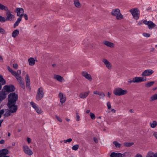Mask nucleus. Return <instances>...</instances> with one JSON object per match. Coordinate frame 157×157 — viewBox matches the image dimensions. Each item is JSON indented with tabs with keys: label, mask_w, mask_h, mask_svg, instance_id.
Instances as JSON below:
<instances>
[{
	"label": "nucleus",
	"mask_w": 157,
	"mask_h": 157,
	"mask_svg": "<svg viewBox=\"0 0 157 157\" xmlns=\"http://www.w3.org/2000/svg\"><path fill=\"white\" fill-rule=\"evenodd\" d=\"M146 157H157V153L154 154L151 151H149Z\"/></svg>",
	"instance_id": "30"
},
{
	"label": "nucleus",
	"mask_w": 157,
	"mask_h": 157,
	"mask_svg": "<svg viewBox=\"0 0 157 157\" xmlns=\"http://www.w3.org/2000/svg\"><path fill=\"white\" fill-rule=\"evenodd\" d=\"M0 82L2 85H5L6 84V81L3 78L2 76L0 75Z\"/></svg>",
	"instance_id": "36"
},
{
	"label": "nucleus",
	"mask_w": 157,
	"mask_h": 157,
	"mask_svg": "<svg viewBox=\"0 0 157 157\" xmlns=\"http://www.w3.org/2000/svg\"><path fill=\"white\" fill-rule=\"evenodd\" d=\"M157 100V94H155L152 95L150 98V101H152Z\"/></svg>",
	"instance_id": "32"
},
{
	"label": "nucleus",
	"mask_w": 157,
	"mask_h": 157,
	"mask_svg": "<svg viewBox=\"0 0 157 157\" xmlns=\"http://www.w3.org/2000/svg\"><path fill=\"white\" fill-rule=\"evenodd\" d=\"M0 61L1 62H3L4 61L3 60V58L0 55Z\"/></svg>",
	"instance_id": "57"
},
{
	"label": "nucleus",
	"mask_w": 157,
	"mask_h": 157,
	"mask_svg": "<svg viewBox=\"0 0 157 157\" xmlns=\"http://www.w3.org/2000/svg\"><path fill=\"white\" fill-rule=\"evenodd\" d=\"M8 153V151L6 149L0 150V157H3L6 156Z\"/></svg>",
	"instance_id": "24"
},
{
	"label": "nucleus",
	"mask_w": 157,
	"mask_h": 157,
	"mask_svg": "<svg viewBox=\"0 0 157 157\" xmlns=\"http://www.w3.org/2000/svg\"><path fill=\"white\" fill-rule=\"evenodd\" d=\"M58 97L59 99L60 102L62 104L65 102L66 101V95L61 92H60L59 93L58 95Z\"/></svg>",
	"instance_id": "12"
},
{
	"label": "nucleus",
	"mask_w": 157,
	"mask_h": 157,
	"mask_svg": "<svg viewBox=\"0 0 157 157\" xmlns=\"http://www.w3.org/2000/svg\"><path fill=\"white\" fill-rule=\"evenodd\" d=\"M150 126L152 128H155L157 125V122L156 121L154 120L149 123Z\"/></svg>",
	"instance_id": "27"
},
{
	"label": "nucleus",
	"mask_w": 157,
	"mask_h": 157,
	"mask_svg": "<svg viewBox=\"0 0 157 157\" xmlns=\"http://www.w3.org/2000/svg\"><path fill=\"white\" fill-rule=\"evenodd\" d=\"M113 143L117 148L120 147L121 146V144L117 141H114L113 142Z\"/></svg>",
	"instance_id": "37"
},
{
	"label": "nucleus",
	"mask_w": 157,
	"mask_h": 157,
	"mask_svg": "<svg viewBox=\"0 0 157 157\" xmlns=\"http://www.w3.org/2000/svg\"><path fill=\"white\" fill-rule=\"evenodd\" d=\"M76 119L77 121H79L80 120V117L78 113H76Z\"/></svg>",
	"instance_id": "48"
},
{
	"label": "nucleus",
	"mask_w": 157,
	"mask_h": 157,
	"mask_svg": "<svg viewBox=\"0 0 157 157\" xmlns=\"http://www.w3.org/2000/svg\"><path fill=\"white\" fill-rule=\"evenodd\" d=\"M8 71L11 73L12 75H16V71H13L11 68L10 67H8Z\"/></svg>",
	"instance_id": "39"
},
{
	"label": "nucleus",
	"mask_w": 157,
	"mask_h": 157,
	"mask_svg": "<svg viewBox=\"0 0 157 157\" xmlns=\"http://www.w3.org/2000/svg\"><path fill=\"white\" fill-rule=\"evenodd\" d=\"M102 61L108 70H111L113 68L112 63L107 59L103 58L102 60Z\"/></svg>",
	"instance_id": "10"
},
{
	"label": "nucleus",
	"mask_w": 157,
	"mask_h": 157,
	"mask_svg": "<svg viewBox=\"0 0 157 157\" xmlns=\"http://www.w3.org/2000/svg\"><path fill=\"white\" fill-rule=\"evenodd\" d=\"M79 147V146L78 145H75L73 146L72 147V149L75 151L77 150Z\"/></svg>",
	"instance_id": "45"
},
{
	"label": "nucleus",
	"mask_w": 157,
	"mask_h": 157,
	"mask_svg": "<svg viewBox=\"0 0 157 157\" xmlns=\"http://www.w3.org/2000/svg\"><path fill=\"white\" fill-rule=\"evenodd\" d=\"M27 140L29 144L31 142V139L29 137H27Z\"/></svg>",
	"instance_id": "53"
},
{
	"label": "nucleus",
	"mask_w": 157,
	"mask_h": 157,
	"mask_svg": "<svg viewBox=\"0 0 157 157\" xmlns=\"http://www.w3.org/2000/svg\"><path fill=\"white\" fill-rule=\"evenodd\" d=\"M53 78L61 82L65 81V80L63 77L59 75L55 74L53 76Z\"/></svg>",
	"instance_id": "19"
},
{
	"label": "nucleus",
	"mask_w": 157,
	"mask_h": 157,
	"mask_svg": "<svg viewBox=\"0 0 157 157\" xmlns=\"http://www.w3.org/2000/svg\"><path fill=\"white\" fill-rule=\"evenodd\" d=\"M26 74V72L25 71H23L22 72V75H24Z\"/></svg>",
	"instance_id": "63"
},
{
	"label": "nucleus",
	"mask_w": 157,
	"mask_h": 157,
	"mask_svg": "<svg viewBox=\"0 0 157 157\" xmlns=\"http://www.w3.org/2000/svg\"><path fill=\"white\" fill-rule=\"evenodd\" d=\"M146 20H140L137 23V25H141L143 24V23L144 24V22L145 21H146Z\"/></svg>",
	"instance_id": "44"
},
{
	"label": "nucleus",
	"mask_w": 157,
	"mask_h": 157,
	"mask_svg": "<svg viewBox=\"0 0 157 157\" xmlns=\"http://www.w3.org/2000/svg\"><path fill=\"white\" fill-rule=\"evenodd\" d=\"M6 21H11L15 17L11 13V11L9 10L6 11Z\"/></svg>",
	"instance_id": "13"
},
{
	"label": "nucleus",
	"mask_w": 157,
	"mask_h": 157,
	"mask_svg": "<svg viewBox=\"0 0 157 157\" xmlns=\"http://www.w3.org/2000/svg\"><path fill=\"white\" fill-rule=\"evenodd\" d=\"M5 143V140H1L0 141V144H4Z\"/></svg>",
	"instance_id": "59"
},
{
	"label": "nucleus",
	"mask_w": 157,
	"mask_h": 157,
	"mask_svg": "<svg viewBox=\"0 0 157 157\" xmlns=\"http://www.w3.org/2000/svg\"><path fill=\"white\" fill-rule=\"evenodd\" d=\"M90 110L89 109L87 110L86 111V113H90Z\"/></svg>",
	"instance_id": "62"
},
{
	"label": "nucleus",
	"mask_w": 157,
	"mask_h": 157,
	"mask_svg": "<svg viewBox=\"0 0 157 157\" xmlns=\"http://www.w3.org/2000/svg\"><path fill=\"white\" fill-rule=\"evenodd\" d=\"M111 15L115 17L117 20H121L124 18L123 16L121 13L120 10L118 8L112 10L111 12Z\"/></svg>",
	"instance_id": "1"
},
{
	"label": "nucleus",
	"mask_w": 157,
	"mask_h": 157,
	"mask_svg": "<svg viewBox=\"0 0 157 157\" xmlns=\"http://www.w3.org/2000/svg\"><path fill=\"white\" fill-rule=\"evenodd\" d=\"M143 35L145 37H149L150 36V34L149 33H143Z\"/></svg>",
	"instance_id": "46"
},
{
	"label": "nucleus",
	"mask_w": 157,
	"mask_h": 157,
	"mask_svg": "<svg viewBox=\"0 0 157 157\" xmlns=\"http://www.w3.org/2000/svg\"><path fill=\"white\" fill-rule=\"evenodd\" d=\"M14 103H8L9 110L12 113H15L17 109V106Z\"/></svg>",
	"instance_id": "11"
},
{
	"label": "nucleus",
	"mask_w": 157,
	"mask_h": 157,
	"mask_svg": "<svg viewBox=\"0 0 157 157\" xmlns=\"http://www.w3.org/2000/svg\"><path fill=\"white\" fill-rule=\"evenodd\" d=\"M7 95V94L3 90L0 91V103L6 98Z\"/></svg>",
	"instance_id": "22"
},
{
	"label": "nucleus",
	"mask_w": 157,
	"mask_h": 157,
	"mask_svg": "<svg viewBox=\"0 0 157 157\" xmlns=\"http://www.w3.org/2000/svg\"><path fill=\"white\" fill-rule=\"evenodd\" d=\"M107 106V107L108 109H110L111 108V105L110 102L109 101H108L106 103Z\"/></svg>",
	"instance_id": "49"
},
{
	"label": "nucleus",
	"mask_w": 157,
	"mask_h": 157,
	"mask_svg": "<svg viewBox=\"0 0 157 157\" xmlns=\"http://www.w3.org/2000/svg\"><path fill=\"white\" fill-rule=\"evenodd\" d=\"M94 141L96 143H97L98 142V140L97 138H94Z\"/></svg>",
	"instance_id": "61"
},
{
	"label": "nucleus",
	"mask_w": 157,
	"mask_h": 157,
	"mask_svg": "<svg viewBox=\"0 0 157 157\" xmlns=\"http://www.w3.org/2000/svg\"><path fill=\"white\" fill-rule=\"evenodd\" d=\"M66 120L67 121H70V119H69V118H66Z\"/></svg>",
	"instance_id": "64"
},
{
	"label": "nucleus",
	"mask_w": 157,
	"mask_h": 157,
	"mask_svg": "<svg viewBox=\"0 0 157 157\" xmlns=\"http://www.w3.org/2000/svg\"><path fill=\"white\" fill-rule=\"evenodd\" d=\"M144 24L147 25L149 29H151L154 27L155 26V25L152 21H147L146 20L144 22Z\"/></svg>",
	"instance_id": "18"
},
{
	"label": "nucleus",
	"mask_w": 157,
	"mask_h": 157,
	"mask_svg": "<svg viewBox=\"0 0 157 157\" xmlns=\"http://www.w3.org/2000/svg\"><path fill=\"white\" fill-rule=\"evenodd\" d=\"M30 103L33 108L35 109V111L38 114H41L43 113V111L39 105L33 101L31 102Z\"/></svg>",
	"instance_id": "8"
},
{
	"label": "nucleus",
	"mask_w": 157,
	"mask_h": 157,
	"mask_svg": "<svg viewBox=\"0 0 157 157\" xmlns=\"http://www.w3.org/2000/svg\"><path fill=\"white\" fill-rule=\"evenodd\" d=\"M18 98V95L17 94L15 93L10 94L8 95V103L16 104Z\"/></svg>",
	"instance_id": "5"
},
{
	"label": "nucleus",
	"mask_w": 157,
	"mask_h": 157,
	"mask_svg": "<svg viewBox=\"0 0 157 157\" xmlns=\"http://www.w3.org/2000/svg\"><path fill=\"white\" fill-rule=\"evenodd\" d=\"M111 112L112 113H114L116 112V111L114 109H112L111 110Z\"/></svg>",
	"instance_id": "60"
},
{
	"label": "nucleus",
	"mask_w": 157,
	"mask_h": 157,
	"mask_svg": "<svg viewBox=\"0 0 157 157\" xmlns=\"http://www.w3.org/2000/svg\"><path fill=\"white\" fill-rule=\"evenodd\" d=\"M35 59L32 57H30L28 59L29 65L31 66H33L35 64Z\"/></svg>",
	"instance_id": "26"
},
{
	"label": "nucleus",
	"mask_w": 157,
	"mask_h": 157,
	"mask_svg": "<svg viewBox=\"0 0 157 157\" xmlns=\"http://www.w3.org/2000/svg\"><path fill=\"white\" fill-rule=\"evenodd\" d=\"M16 12L17 16L22 17L24 13V10L23 8H16Z\"/></svg>",
	"instance_id": "17"
},
{
	"label": "nucleus",
	"mask_w": 157,
	"mask_h": 157,
	"mask_svg": "<svg viewBox=\"0 0 157 157\" xmlns=\"http://www.w3.org/2000/svg\"><path fill=\"white\" fill-rule=\"evenodd\" d=\"M154 71L151 69H148L144 71L142 73V76H149L151 75L153 73Z\"/></svg>",
	"instance_id": "15"
},
{
	"label": "nucleus",
	"mask_w": 157,
	"mask_h": 157,
	"mask_svg": "<svg viewBox=\"0 0 157 157\" xmlns=\"http://www.w3.org/2000/svg\"><path fill=\"white\" fill-rule=\"evenodd\" d=\"M23 16L24 17L25 20L27 21L28 20V15L26 14H24Z\"/></svg>",
	"instance_id": "51"
},
{
	"label": "nucleus",
	"mask_w": 157,
	"mask_h": 157,
	"mask_svg": "<svg viewBox=\"0 0 157 157\" xmlns=\"http://www.w3.org/2000/svg\"><path fill=\"white\" fill-rule=\"evenodd\" d=\"M74 4L77 8H79L81 7V5L78 0H74Z\"/></svg>",
	"instance_id": "31"
},
{
	"label": "nucleus",
	"mask_w": 157,
	"mask_h": 157,
	"mask_svg": "<svg viewBox=\"0 0 157 157\" xmlns=\"http://www.w3.org/2000/svg\"><path fill=\"white\" fill-rule=\"evenodd\" d=\"M22 17H19L17 18V20L14 24L13 27L14 28H16L18 25L19 24L22 20Z\"/></svg>",
	"instance_id": "28"
},
{
	"label": "nucleus",
	"mask_w": 157,
	"mask_h": 157,
	"mask_svg": "<svg viewBox=\"0 0 157 157\" xmlns=\"http://www.w3.org/2000/svg\"><path fill=\"white\" fill-rule=\"evenodd\" d=\"M0 33L2 34H6V32L5 30L0 27Z\"/></svg>",
	"instance_id": "43"
},
{
	"label": "nucleus",
	"mask_w": 157,
	"mask_h": 157,
	"mask_svg": "<svg viewBox=\"0 0 157 157\" xmlns=\"http://www.w3.org/2000/svg\"><path fill=\"white\" fill-rule=\"evenodd\" d=\"M128 93V91L126 90H124L120 87H117L113 90V94L117 96L125 95L127 94Z\"/></svg>",
	"instance_id": "2"
},
{
	"label": "nucleus",
	"mask_w": 157,
	"mask_h": 157,
	"mask_svg": "<svg viewBox=\"0 0 157 157\" xmlns=\"http://www.w3.org/2000/svg\"><path fill=\"white\" fill-rule=\"evenodd\" d=\"M111 94L109 92H108L107 93V95L108 98H110L111 97Z\"/></svg>",
	"instance_id": "56"
},
{
	"label": "nucleus",
	"mask_w": 157,
	"mask_h": 157,
	"mask_svg": "<svg viewBox=\"0 0 157 157\" xmlns=\"http://www.w3.org/2000/svg\"><path fill=\"white\" fill-rule=\"evenodd\" d=\"M25 80L26 87L29 88V87L30 83V78L28 74L26 75L25 77Z\"/></svg>",
	"instance_id": "25"
},
{
	"label": "nucleus",
	"mask_w": 157,
	"mask_h": 157,
	"mask_svg": "<svg viewBox=\"0 0 157 157\" xmlns=\"http://www.w3.org/2000/svg\"><path fill=\"white\" fill-rule=\"evenodd\" d=\"M146 81V78L143 77L136 76L133 78L132 80L129 79L128 82V84H130L132 83H139Z\"/></svg>",
	"instance_id": "3"
},
{
	"label": "nucleus",
	"mask_w": 157,
	"mask_h": 157,
	"mask_svg": "<svg viewBox=\"0 0 157 157\" xmlns=\"http://www.w3.org/2000/svg\"><path fill=\"white\" fill-rule=\"evenodd\" d=\"M2 90L7 94L9 93L14 91L15 88L12 85H6L3 87Z\"/></svg>",
	"instance_id": "7"
},
{
	"label": "nucleus",
	"mask_w": 157,
	"mask_h": 157,
	"mask_svg": "<svg viewBox=\"0 0 157 157\" xmlns=\"http://www.w3.org/2000/svg\"><path fill=\"white\" fill-rule=\"evenodd\" d=\"M55 117L60 122H62V119L59 116L56 115L55 116Z\"/></svg>",
	"instance_id": "47"
},
{
	"label": "nucleus",
	"mask_w": 157,
	"mask_h": 157,
	"mask_svg": "<svg viewBox=\"0 0 157 157\" xmlns=\"http://www.w3.org/2000/svg\"><path fill=\"white\" fill-rule=\"evenodd\" d=\"M23 150L24 153L29 155H31L33 154L32 151L27 146H23Z\"/></svg>",
	"instance_id": "14"
},
{
	"label": "nucleus",
	"mask_w": 157,
	"mask_h": 157,
	"mask_svg": "<svg viewBox=\"0 0 157 157\" xmlns=\"http://www.w3.org/2000/svg\"><path fill=\"white\" fill-rule=\"evenodd\" d=\"M82 75L86 79L90 81H91L92 80V78L91 75L89 74L86 71H83L82 72Z\"/></svg>",
	"instance_id": "16"
},
{
	"label": "nucleus",
	"mask_w": 157,
	"mask_h": 157,
	"mask_svg": "<svg viewBox=\"0 0 157 157\" xmlns=\"http://www.w3.org/2000/svg\"><path fill=\"white\" fill-rule=\"evenodd\" d=\"M44 95V90L43 87H40L37 90L36 94V99L37 101L41 100Z\"/></svg>",
	"instance_id": "6"
},
{
	"label": "nucleus",
	"mask_w": 157,
	"mask_h": 157,
	"mask_svg": "<svg viewBox=\"0 0 157 157\" xmlns=\"http://www.w3.org/2000/svg\"><path fill=\"white\" fill-rule=\"evenodd\" d=\"M126 154V153H124L123 154H121L120 153L113 152L111 153L110 156L111 157H124Z\"/></svg>",
	"instance_id": "20"
},
{
	"label": "nucleus",
	"mask_w": 157,
	"mask_h": 157,
	"mask_svg": "<svg viewBox=\"0 0 157 157\" xmlns=\"http://www.w3.org/2000/svg\"><path fill=\"white\" fill-rule=\"evenodd\" d=\"M98 95L99 96L100 98H103L105 96L104 93L101 92H99Z\"/></svg>",
	"instance_id": "41"
},
{
	"label": "nucleus",
	"mask_w": 157,
	"mask_h": 157,
	"mask_svg": "<svg viewBox=\"0 0 157 157\" xmlns=\"http://www.w3.org/2000/svg\"><path fill=\"white\" fill-rule=\"evenodd\" d=\"M16 75H13L16 78L17 81L19 82L21 86L23 89L25 88V83L24 81L23 80L20 74L21 73V71L20 70H18L17 72H16Z\"/></svg>",
	"instance_id": "4"
},
{
	"label": "nucleus",
	"mask_w": 157,
	"mask_h": 157,
	"mask_svg": "<svg viewBox=\"0 0 157 157\" xmlns=\"http://www.w3.org/2000/svg\"><path fill=\"white\" fill-rule=\"evenodd\" d=\"M99 92V91L95 90L94 91L93 93L94 94L98 95Z\"/></svg>",
	"instance_id": "55"
},
{
	"label": "nucleus",
	"mask_w": 157,
	"mask_h": 157,
	"mask_svg": "<svg viewBox=\"0 0 157 157\" xmlns=\"http://www.w3.org/2000/svg\"><path fill=\"white\" fill-rule=\"evenodd\" d=\"M9 9L8 7L0 3V10L6 11Z\"/></svg>",
	"instance_id": "34"
},
{
	"label": "nucleus",
	"mask_w": 157,
	"mask_h": 157,
	"mask_svg": "<svg viewBox=\"0 0 157 157\" xmlns=\"http://www.w3.org/2000/svg\"><path fill=\"white\" fill-rule=\"evenodd\" d=\"M6 21V18L1 16L0 15V21L2 22H3Z\"/></svg>",
	"instance_id": "42"
},
{
	"label": "nucleus",
	"mask_w": 157,
	"mask_h": 157,
	"mask_svg": "<svg viewBox=\"0 0 157 157\" xmlns=\"http://www.w3.org/2000/svg\"><path fill=\"white\" fill-rule=\"evenodd\" d=\"M133 18L136 20H138L140 17V13L137 9H132L130 10Z\"/></svg>",
	"instance_id": "9"
},
{
	"label": "nucleus",
	"mask_w": 157,
	"mask_h": 157,
	"mask_svg": "<svg viewBox=\"0 0 157 157\" xmlns=\"http://www.w3.org/2000/svg\"><path fill=\"white\" fill-rule=\"evenodd\" d=\"M153 136L157 139V132H155L154 133Z\"/></svg>",
	"instance_id": "54"
},
{
	"label": "nucleus",
	"mask_w": 157,
	"mask_h": 157,
	"mask_svg": "<svg viewBox=\"0 0 157 157\" xmlns=\"http://www.w3.org/2000/svg\"><path fill=\"white\" fill-rule=\"evenodd\" d=\"M19 33V31L18 29L15 30L12 33V37L13 38H15L18 35Z\"/></svg>",
	"instance_id": "29"
},
{
	"label": "nucleus",
	"mask_w": 157,
	"mask_h": 157,
	"mask_svg": "<svg viewBox=\"0 0 157 157\" xmlns=\"http://www.w3.org/2000/svg\"><path fill=\"white\" fill-rule=\"evenodd\" d=\"M90 118L93 120H95L96 119V116L94 114L90 112Z\"/></svg>",
	"instance_id": "40"
},
{
	"label": "nucleus",
	"mask_w": 157,
	"mask_h": 157,
	"mask_svg": "<svg viewBox=\"0 0 157 157\" xmlns=\"http://www.w3.org/2000/svg\"><path fill=\"white\" fill-rule=\"evenodd\" d=\"M13 67L15 69H17L18 68V65L17 63H14L13 65Z\"/></svg>",
	"instance_id": "52"
},
{
	"label": "nucleus",
	"mask_w": 157,
	"mask_h": 157,
	"mask_svg": "<svg viewBox=\"0 0 157 157\" xmlns=\"http://www.w3.org/2000/svg\"><path fill=\"white\" fill-rule=\"evenodd\" d=\"M9 9L8 7L0 3V10L6 11Z\"/></svg>",
	"instance_id": "35"
},
{
	"label": "nucleus",
	"mask_w": 157,
	"mask_h": 157,
	"mask_svg": "<svg viewBox=\"0 0 157 157\" xmlns=\"http://www.w3.org/2000/svg\"><path fill=\"white\" fill-rule=\"evenodd\" d=\"M135 157H142V155L140 154H137Z\"/></svg>",
	"instance_id": "58"
},
{
	"label": "nucleus",
	"mask_w": 157,
	"mask_h": 157,
	"mask_svg": "<svg viewBox=\"0 0 157 157\" xmlns=\"http://www.w3.org/2000/svg\"><path fill=\"white\" fill-rule=\"evenodd\" d=\"M134 144L133 142H127L124 144V145L127 147H130Z\"/></svg>",
	"instance_id": "38"
},
{
	"label": "nucleus",
	"mask_w": 157,
	"mask_h": 157,
	"mask_svg": "<svg viewBox=\"0 0 157 157\" xmlns=\"http://www.w3.org/2000/svg\"><path fill=\"white\" fill-rule=\"evenodd\" d=\"M90 93L89 91L81 93L79 94V97L82 99L85 98L89 95Z\"/></svg>",
	"instance_id": "21"
},
{
	"label": "nucleus",
	"mask_w": 157,
	"mask_h": 157,
	"mask_svg": "<svg viewBox=\"0 0 157 157\" xmlns=\"http://www.w3.org/2000/svg\"><path fill=\"white\" fill-rule=\"evenodd\" d=\"M72 141V139L71 138H69L66 140H65L63 141L64 143H66L67 142L68 143H70Z\"/></svg>",
	"instance_id": "50"
},
{
	"label": "nucleus",
	"mask_w": 157,
	"mask_h": 157,
	"mask_svg": "<svg viewBox=\"0 0 157 157\" xmlns=\"http://www.w3.org/2000/svg\"><path fill=\"white\" fill-rule=\"evenodd\" d=\"M155 82L153 81H151L147 82L145 84V86L147 88H149L152 86L154 84Z\"/></svg>",
	"instance_id": "33"
},
{
	"label": "nucleus",
	"mask_w": 157,
	"mask_h": 157,
	"mask_svg": "<svg viewBox=\"0 0 157 157\" xmlns=\"http://www.w3.org/2000/svg\"><path fill=\"white\" fill-rule=\"evenodd\" d=\"M103 44L107 47L111 48H113L115 47V44L114 43L107 40L104 41Z\"/></svg>",
	"instance_id": "23"
}]
</instances>
